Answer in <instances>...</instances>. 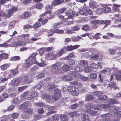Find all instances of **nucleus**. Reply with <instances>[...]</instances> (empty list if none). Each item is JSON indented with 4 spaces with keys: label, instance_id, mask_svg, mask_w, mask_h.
<instances>
[{
    "label": "nucleus",
    "instance_id": "29",
    "mask_svg": "<svg viewBox=\"0 0 121 121\" xmlns=\"http://www.w3.org/2000/svg\"><path fill=\"white\" fill-rule=\"evenodd\" d=\"M44 99H45L47 102L48 103L50 102L51 99V97L49 95L47 94H45L44 96Z\"/></svg>",
    "mask_w": 121,
    "mask_h": 121
},
{
    "label": "nucleus",
    "instance_id": "39",
    "mask_svg": "<svg viewBox=\"0 0 121 121\" xmlns=\"http://www.w3.org/2000/svg\"><path fill=\"white\" fill-rule=\"evenodd\" d=\"M108 103L109 104H114L118 103V101L116 99H108Z\"/></svg>",
    "mask_w": 121,
    "mask_h": 121
},
{
    "label": "nucleus",
    "instance_id": "12",
    "mask_svg": "<svg viewBox=\"0 0 121 121\" xmlns=\"http://www.w3.org/2000/svg\"><path fill=\"white\" fill-rule=\"evenodd\" d=\"M112 7L111 4L109 5H106L103 6L104 12L108 13L111 11V7Z\"/></svg>",
    "mask_w": 121,
    "mask_h": 121
},
{
    "label": "nucleus",
    "instance_id": "36",
    "mask_svg": "<svg viewBox=\"0 0 121 121\" xmlns=\"http://www.w3.org/2000/svg\"><path fill=\"white\" fill-rule=\"evenodd\" d=\"M99 112H100L99 111H92L91 110L88 113L91 114V115L96 116L99 114Z\"/></svg>",
    "mask_w": 121,
    "mask_h": 121
},
{
    "label": "nucleus",
    "instance_id": "52",
    "mask_svg": "<svg viewBox=\"0 0 121 121\" xmlns=\"http://www.w3.org/2000/svg\"><path fill=\"white\" fill-rule=\"evenodd\" d=\"M67 61L68 64L70 65H74L75 64L74 61L71 59H69Z\"/></svg>",
    "mask_w": 121,
    "mask_h": 121
},
{
    "label": "nucleus",
    "instance_id": "57",
    "mask_svg": "<svg viewBox=\"0 0 121 121\" xmlns=\"http://www.w3.org/2000/svg\"><path fill=\"white\" fill-rule=\"evenodd\" d=\"M93 98V96L91 95H87L86 100L87 101H89L92 100Z\"/></svg>",
    "mask_w": 121,
    "mask_h": 121
},
{
    "label": "nucleus",
    "instance_id": "61",
    "mask_svg": "<svg viewBox=\"0 0 121 121\" xmlns=\"http://www.w3.org/2000/svg\"><path fill=\"white\" fill-rule=\"evenodd\" d=\"M74 86H71L68 87L67 88V90L69 91V92L71 94L72 91L73 90V88Z\"/></svg>",
    "mask_w": 121,
    "mask_h": 121
},
{
    "label": "nucleus",
    "instance_id": "51",
    "mask_svg": "<svg viewBox=\"0 0 121 121\" xmlns=\"http://www.w3.org/2000/svg\"><path fill=\"white\" fill-rule=\"evenodd\" d=\"M16 22L14 21H12L9 24L8 28L9 29H12L13 28Z\"/></svg>",
    "mask_w": 121,
    "mask_h": 121
},
{
    "label": "nucleus",
    "instance_id": "21",
    "mask_svg": "<svg viewBox=\"0 0 121 121\" xmlns=\"http://www.w3.org/2000/svg\"><path fill=\"white\" fill-rule=\"evenodd\" d=\"M88 64V62L86 60H82L79 61V65L81 67L87 66Z\"/></svg>",
    "mask_w": 121,
    "mask_h": 121
},
{
    "label": "nucleus",
    "instance_id": "45",
    "mask_svg": "<svg viewBox=\"0 0 121 121\" xmlns=\"http://www.w3.org/2000/svg\"><path fill=\"white\" fill-rule=\"evenodd\" d=\"M82 39V38L79 36H77V37H73L72 38V40L73 41L77 42L80 39Z\"/></svg>",
    "mask_w": 121,
    "mask_h": 121
},
{
    "label": "nucleus",
    "instance_id": "50",
    "mask_svg": "<svg viewBox=\"0 0 121 121\" xmlns=\"http://www.w3.org/2000/svg\"><path fill=\"white\" fill-rule=\"evenodd\" d=\"M90 77L92 79H95L97 77V74L95 73H91L90 74Z\"/></svg>",
    "mask_w": 121,
    "mask_h": 121
},
{
    "label": "nucleus",
    "instance_id": "5",
    "mask_svg": "<svg viewBox=\"0 0 121 121\" xmlns=\"http://www.w3.org/2000/svg\"><path fill=\"white\" fill-rule=\"evenodd\" d=\"M22 82V79L20 78H15L11 80L9 84V85L12 86L16 87L20 83Z\"/></svg>",
    "mask_w": 121,
    "mask_h": 121
},
{
    "label": "nucleus",
    "instance_id": "35",
    "mask_svg": "<svg viewBox=\"0 0 121 121\" xmlns=\"http://www.w3.org/2000/svg\"><path fill=\"white\" fill-rule=\"evenodd\" d=\"M52 121H58L59 117V115L56 114L53 115L52 116Z\"/></svg>",
    "mask_w": 121,
    "mask_h": 121
},
{
    "label": "nucleus",
    "instance_id": "10",
    "mask_svg": "<svg viewBox=\"0 0 121 121\" xmlns=\"http://www.w3.org/2000/svg\"><path fill=\"white\" fill-rule=\"evenodd\" d=\"M71 69L77 72H81L83 71V69L82 68L78 66H72Z\"/></svg>",
    "mask_w": 121,
    "mask_h": 121
},
{
    "label": "nucleus",
    "instance_id": "13",
    "mask_svg": "<svg viewBox=\"0 0 121 121\" xmlns=\"http://www.w3.org/2000/svg\"><path fill=\"white\" fill-rule=\"evenodd\" d=\"M69 74L73 78H79V77L80 76V73H78L74 70L70 71Z\"/></svg>",
    "mask_w": 121,
    "mask_h": 121
},
{
    "label": "nucleus",
    "instance_id": "63",
    "mask_svg": "<svg viewBox=\"0 0 121 121\" xmlns=\"http://www.w3.org/2000/svg\"><path fill=\"white\" fill-rule=\"evenodd\" d=\"M44 73H39L38 75L37 76V78L38 79L42 78L44 77Z\"/></svg>",
    "mask_w": 121,
    "mask_h": 121
},
{
    "label": "nucleus",
    "instance_id": "41",
    "mask_svg": "<svg viewBox=\"0 0 121 121\" xmlns=\"http://www.w3.org/2000/svg\"><path fill=\"white\" fill-rule=\"evenodd\" d=\"M8 67V64H5L2 65L0 67V68L1 70L4 71L6 70Z\"/></svg>",
    "mask_w": 121,
    "mask_h": 121
},
{
    "label": "nucleus",
    "instance_id": "34",
    "mask_svg": "<svg viewBox=\"0 0 121 121\" xmlns=\"http://www.w3.org/2000/svg\"><path fill=\"white\" fill-rule=\"evenodd\" d=\"M114 6L113 7V10L114 11H117L119 9V7H120V5H118L116 4H114Z\"/></svg>",
    "mask_w": 121,
    "mask_h": 121
},
{
    "label": "nucleus",
    "instance_id": "38",
    "mask_svg": "<svg viewBox=\"0 0 121 121\" xmlns=\"http://www.w3.org/2000/svg\"><path fill=\"white\" fill-rule=\"evenodd\" d=\"M75 56L74 54L73 53H71L68 56H66L63 60H68L69 59L74 57Z\"/></svg>",
    "mask_w": 121,
    "mask_h": 121
},
{
    "label": "nucleus",
    "instance_id": "15",
    "mask_svg": "<svg viewBox=\"0 0 121 121\" xmlns=\"http://www.w3.org/2000/svg\"><path fill=\"white\" fill-rule=\"evenodd\" d=\"M85 106L86 108H87V111L88 112L91 110L93 108V104L92 103H87L86 104Z\"/></svg>",
    "mask_w": 121,
    "mask_h": 121
},
{
    "label": "nucleus",
    "instance_id": "9",
    "mask_svg": "<svg viewBox=\"0 0 121 121\" xmlns=\"http://www.w3.org/2000/svg\"><path fill=\"white\" fill-rule=\"evenodd\" d=\"M17 10V8L15 7H13L11 8L8 11V13L7 15V16L8 17H9L13 14V12L16 11Z\"/></svg>",
    "mask_w": 121,
    "mask_h": 121
},
{
    "label": "nucleus",
    "instance_id": "11",
    "mask_svg": "<svg viewBox=\"0 0 121 121\" xmlns=\"http://www.w3.org/2000/svg\"><path fill=\"white\" fill-rule=\"evenodd\" d=\"M80 46V45H78L74 46L70 45L66 47V49L67 51H70L77 48Z\"/></svg>",
    "mask_w": 121,
    "mask_h": 121
},
{
    "label": "nucleus",
    "instance_id": "43",
    "mask_svg": "<svg viewBox=\"0 0 121 121\" xmlns=\"http://www.w3.org/2000/svg\"><path fill=\"white\" fill-rule=\"evenodd\" d=\"M115 82H114L109 83L108 85V88L109 89H111L112 88H113L115 85Z\"/></svg>",
    "mask_w": 121,
    "mask_h": 121
},
{
    "label": "nucleus",
    "instance_id": "42",
    "mask_svg": "<svg viewBox=\"0 0 121 121\" xmlns=\"http://www.w3.org/2000/svg\"><path fill=\"white\" fill-rule=\"evenodd\" d=\"M96 12L98 13L99 14H101L102 12H104L103 6H101L100 7L98 8L96 10Z\"/></svg>",
    "mask_w": 121,
    "mask_h": 121
},
{
    "label": "nucleus",
    "instance_id": "32",
    "mask_svg": "<svg viewBox=\"0 0 121 121\" xmlns=\"http://www.w3.org/2000/svg\"><path fill=\"white\" fill-rule=\"evenodd\" d=\"M65 13L66 16H68V17H67V18H65L66 19L73 18V17L72 15H70L71 13L69 11H67Z\"/></svg>",
    "mask_w": 121,
    "mask_h": 121
},
{
    "label": "nucleus",
    "instance_id": "19",
    "mask_svg": "<svg viewBox=\"0 0 121 121\" xmlns=\"http://www.w3.org/2000/svg\"><path fill=\"white\" fill-rule=\"evenodd\" d=\"M34 104L37 106L40 107H44L46 108L48 107V105H46L44 103L42 102L35 103H34Z\"/></svg>",
    "mask_w": 121,
    "mask_h": 121
},
{
    "label": "nucleus",
    "instance_id": "44",
    "mask_svg": "<svg viewBox=\"0 0 121 121\" xmlns=\"http://www.w3.org/2000/svg\"><path fill=\"white\" fill-rule=\"evenodd\" d=\"M66 10V9L65 8H62L61 9L58 10L56 11V14L59 15L60 13H62Z\"/></svg>",
    "mask_w": 121,
    "mask_h": 121
},
{
    "label": "nucleus",
    "instance_id": "58",
    "mask_svg": "<svg viewBox=\"0 0 121 121\" xmlns=\"http://www.w3.org/2000/svg\"><path fill=\"white\" fill-rule=\"evenodd\" d=\"M54 93L56 95L60 96V91L58 89H56L54 91Z\"/></svg>",
    "mask_w": 121,
    "mask_h": 121
},
{
    "label": "nucleus",
    "instance_id": "37",
    "mask_svg": "<svg viewBox=\"0 0 121 121\" xmlns=\"http://www.w3.org/2000/svg\"><path fill=\"white\" fill-rule=\"evenodd\" d=\"M8 54L6 53H4L0 55V58L4 59H6L8 58Z\"/></svg>",
    "mask_w": 121,
    "mask_h": 121
},
{
    "label": "nucleus",
    "instance_id": "3",
    "mask_svg": "<svg viewBox=\"0 0 121 121\" xmlns=\"http://www.w3.org/2000/svg\"><path fill=\"white\" fill-rule=\"evenodd\" d=\"M28 103L26 102H24L20 105V109L24 110L25 112L26 113H31L32 110L28 108Z\"/></svg>",
    "mask_w": 121,
    "mask_h": 121
},
{
    "label": "nucleus",
    "instance_id": "14",
    "mask_svg": "<svg viewBox=\"0 0 121 121\" xmlns=\"http://www.w3.org/2000/svg\"><path fill=\"white\" fill-rule=\"evenodd\" d=\"M26 43L25 42L20 41H18L17 42L14 43L13 45L14 46H23L25 45Z\"/></svg>",
    "mask_w": 121,
    "mask_h": 121
},
{
    "label": "nucleus",
    "instance_id": "49",
    "mask_svg": "<svg viewBox=\"0 0 121 121\" xmlns=\"http://www.w3.org/2000/svg\"><path fill=\"white\" fill-rule=\"evenodd\" d=\"M20 58L19 56H17L11 57L10 60L12 61H16L20 60Z\"/></svg>",
    "mask_w": 121,
    "mask_h": 121
},
{
    "label": "nucleus",
    "instance_id": "53",
    "mask_svg": "<svg viewBox=\"0 0 121 121\" xmlns=\"http://www.w3.org/2000/svg\"><path fill=\"white\" fill-rule=\"evenodd\" d=\"M83 70L86 73H89L91 72V68L89 66L84 67Z\"/></svg>",
    "mask_w": 121,
    "mask_h": 121
},
{
    "label": "nucleus",
    "instance_id": "8",
    "mask_svg": "<svg viewBox=\"0 0 121 121\" xmlns=\"http://www.w3.org/2000/svg\"><path fill=\"white\" fill-rule=\"evenodd\" d=\"M45 85L46 86L48 87V90L50 91H53L56 88L55 85L53 83H46Z\"/></svg>",
    "mask_w": 121,
    "mask_h": 121
},
{
    "label": "nucleus",
    "instance_id": "48",
    "mask_svg": "<svg viewBox=\"0 0 121 121\" xmlns=\"http://www.w3.org/2000/svg\"><path fill=\"white\" fill-rule=\"evenodd\" d=\"M40 23L39 22H36L33 25V26L32 28L35 29L38 28L41 26Z\"/></svg>",
    "mask_w": 121,
    "mask_h": 121
},
{
    "label": "nucleus",
    "instance_id": "24",
    "mask_svg": "<svg viewBox=\"0 0 121 121\" xmlns=\"http://www.w3.org/2000/svg\"><path fill=\"white\" fill-rule=\"evenodd\" d=\"M37 55V54L36 52L32 53L29 57V59L32 61H33L34 62L35 61L34 60H35L36 59L35 56Z\"/></svg>",
    "mask_w": 121,
    "mask_h": 121
},
{
    "label": "nucleus",
    "instance_id": "47",
    "mask_svg": "<svg viewBox=\"0 0 121 121\" xmlns=\"http://www.w3.org/2000/svg\"><path fill=\"white\" fill-rule=\"evenodd\" d=\"M80 79L82 81H86L89 78L88 77L82 76L80 74V76L79 77Z\"/></svg>",
    "mask_w": 121,
    "mask_h": 121
},
{
    "label": "nucleus",
    "instance_id": "46",
    "mask_svg": "<svg viewBox=\"0 0 121 121\" xmlns=\"http://www.w3.org/2000/svg\"><path fill=\"white\" fill-rule=\"evenodd\" d=\"M38 69L39 68L37 65H35L30 69V72H34Z\"/></svg>",
    "mask_w": 121,
    "mask_h": 121
},
{
    "label": "nucleus",
    "instance_id": "62",
    "mask_svg": "<svg viewBox=\"0 0 121 121\" xmlns=\"http://www.w3.org/2000/svg\"><path fill=\"white\" fill-rule=\"evenodd\" d=\"M77 114L76 111H74L71 112L69 114V115L71 117H74Z\"/></svg>",
    "mask_w": 121,
    "mask_h": 121
},
{
    "label": "nucleus",
    "instance_id": "16",
    "mask_svg": "<svg viewBox=\"0 0 121 121\" xmlns=\"http://www.w3.org/2000/svg\"><path fill=\"white\" fill-rule=\"evenodd\" d=\"M120 109V108L118 107L112 106L109 107V110L113 111L114 113L115 112H117Z\"/></svg>",
    "mask_w": 121,
    "mask_h": 121
},
{
    "label": "nucleus",
    "instance_id": "33",
    "mask_svg": "<svg viewBox=\"0 0 121 121\" xmlns=\"http://www.w3.org/2000/svg\"><path fill=\"white\" fill-rule=\"evenodd\" d=\"M110 107V105L107 104H104L101 105V108L103 109H106Z\"/></svg>",
    "mask_w": 121,
    "mask_h": 121
},
{
    "label": "nucleus",
    "instance_id": "7",
    "mask_svg": "<svg viewBox=\"0 0 121 121\" xmlns=\"http://www.w3.org/2000/svg\"><path fill=\"white\" fill-rule=\"evenodd\" d=\"M18 66H17L15 69H12L10 70V73L9 74L7 77L9 78H11L12 73L13 75H15L16 73H18Z\"/></svg>",
    "mask_w": 121,
    "mask_h": 121
},
{
    "label": "nucleus",
    "instance_id": "30",
    "mask_svg": "<svg viewBox=\"0 0 121 121\" xmlns=\"http://www.w3.org/2000/svg\"><path fill=\"white\" fill-rule=\"evenodd\" d=\"M64 1V0H54L53 4L55 5H58L61 4Z\"/></svg>",
    "mask_w": 121,
    "mask_h": 121
},
{
    "label": "nucleus",
    "instance_id": "40",
    "mask_svg": "<svg viewBox=\"0 0 121 121\" xmlns=\"http://www.w3.org/2000/svg\"><path fill=\"white\" fill-rule=\"evenodd\" d=\"M28 87V86L26 85L19 87L18 88V91L19 92H22L27 88Z\"/></svg>",
    "mask_w": 121,
    "mask_h": 121
},
{
    "label": "nucleus",
    "instance_id": "55",
    "mask_svg": "<svg viewBox=\"0 0 121 121\" xmlns=\"http://www.w3.org/2000/svg\"><path fill=\"white\" fill-rule=\"evenodd\" d=\"M42 18H40V19L39 20V22H42V24L44 25L48 21V19H44L43 20H42Z\"/></svg>",
    "mask_w": 121,
    "mask_h": 121
},
{
    "label": "nucleus",
    "instance_id": "18",
    "mask_svg": "<svg viewBox=\"0 0 121 121\" xmlns=\"http://www.w3.org/2000/svg\"><path fill=\"white\" fill-rule=\"evenodd\" d=\"M62 79L65 81H70L72 80L73 78L68 75H64L62 77Z\"/></svg>",
    "mask_w": 121,
    "mask_h": 121
},
{
    "label": "nucleus",
    "instance_id": "1",
    "mask_svg": "<svg viewBox=\"0 0 121 121\" xmlns=\"http://www.w3.org/2000/svg\"><path fill=\"white\" fill-rule=\"evenodd\" d=\"M60 69V63L57 62L52 65L50 71L52 74H55L59 73Z\"/></svg>",
    "mask_w": 121,
    "mask_h": 121
},
{
    "label": "nucleus",
    "instance_id": "20",
    "mask_svg": "<svg viewBox=\"0 0 121 121\" xmlns=\"http://www.w3.org/2000/svg\"><path fill=\"white\" fill-rule=\"evenodd\" d=\"M70 84L72 85H76L78 87L80 88L82 86V84L78 81H72L70 82Z\"/></svg>",
    "mask_w": 121,
    "mask_h": 121
},
{
    "label": "nucleus",
    "instance_id": "60",
    "mask_svg": "<svg viewBox=\"0 0 121 121\" xmlns=\"http://www.w3.org/2000/svg\"><path fill=\"white\" fill-rule=\"evenodd\" d=\"M109 51L110 52V54L111 55H113L114 54L116 50L112 48H110L108 49Z\"/></svg>",
    "mask_w": 121,
    "mask_h": 121
},
{
    "label": "nucleus",
    "instance_id": "28",
    "mask_svg": "<svg viewBox=\"0 0 121 121\" xmlns=\"http://www.w3.org/2000/svg\"><path fill=\"white\" fill-rule=\"evenodd\" d=\"M30 14V13L28 12H26L21 16L22 18H25L29 17Z\"/></svg>",
    "mask_w": 121,
    "mask_h": 121
},
{
    "label": "nucleus",
    "instance_id": "56",
    "mask_svg": "<svg viewBox=\"0 0 121 121\" xmlns=\"http://www.w3.org/2000/svg\"><path fill=\"white\" fill-rule=\"evenodd\" d=\"M76 90L74 92H72L71 94L73 96H75L78 95L79 93V91L78 89H76Z\"/></svg>",
    "mask_w": 121,
    "mask_h": 121
},
{
    "label": "nucleus",
    "instance_id": "23",
    "mask_svg": "<svg viewBox=\"0 0 121 121\" xmlns=\"http://www.w3.org/2000/svg\"><path fill=\"white\" fill-rule=\"evenodd\" d=\"M70 67L69 65L66 63L65 64L62 66V69L65 72H67L69 70V68Z\"/></svg>",
    "mask_w": 121,
    "mask_h": 121
},
{
    "label": "nucleus",
    "instance_id": "64",
    "mask_svg": "<svg viewBox=\"0 0 121 121\" xmlns=\"http://www.w3.org/2000/svg\"><path fill=\"white\" fill-rule=\"evenodd\" d=\"M43 85V83L42 82H39L36 86V88H37L40 90L41 89V87Z\"/></svg>",
    "mask_w": 121,
    "mask_h": 121
},
{
    "label": "nucleus",
    "instance_id": "26",
    "mask_svg": "<svg viewBox=\"0 0 121 121\" xmlns=\"http://www.w3.org/2000/svg\"><path fill=\"white\" fill-rule=\"evenodd\" d=\"M41 62L40 63H37V64L40 67H43L47 65L45 61L43 60L42 59H41Z\"/></svg>",
    "mask_w": 121,
    "mask_h": 121
},
{
    "label": "nucleus",
    "instance_id": "25",
    "mask_svg": "<svg viewBox=\"0 0 121 121\" xmlns=\"http://www.w3.org/2000/svg\"><path fill=\"white\" fill-rule=\"evenodd\" d=\"M60 118L64 121H67L68 119L67 116L65 114H63L60 115Z\"/></svg>",
    "mask_w": 121,
    "mask_h": 121
},
{
    "label": "nucleus",
    "instance_id": "54",
    "mask_svg": "<svg viewBox=\"0 0 121 121\" xmlns=\"http://www.w3.org/2000/svg\"><path fill=\"white\" fill-rule=\"evenodd\" d=\"M60 22H58L56 23L53 26L52 29L54 30L55 29L59 28L60 27L59 25L61 24Z\"/></svg>",
    "mask_w": 121,
    "mask_h": 121
},
{
    "label": "nucleus",
    "instance_id": "27",
    "mask_svg": "<svg viewBox=\"0 0 121 121\" xmlns=\"http://www.w3.org/2000/svg\"><path fill=\"white\" fill-rule=\"evenodd\" d=\"M93 95L94 96L99 97L102 95V93L100 91H96L93 92Z\"/></svg>",
    "mask_w": 121,
    "mask_h": 121
},
{
    "label": "nucleus",
    "instance_id": "31",
    "mask_svg": "<svg viewBox=\"0 0 121 121\" xmlns=\"http://www.w3.org/2000/svg\"><path fill=\"white\" fill-rule=\"evenodd\" d=\"M52 12L51 10L46 11L44 13L40 15L41 17H43L45 15H46L48 17L49 16H50V15L52 13Z\"/></svg>",
    "mask_w": 121,
    "mask_h": 121
},
{
    "label": "nucleus",
    "instance_id": "6",
    "mask_svg": "<svg viewBox=\"0 0 121 121\" xmlns=\"http://www.w3.org/2000/svg\"><path fill=\"white\" fill-rule=\"evenodd\" d=\"M46 57L47 58H49L51 57L50 59L54 60L59 57V56L56 54H53L51 52L48 53L45 55Z\"/></svg>",
    "mask_w": 121,
    "mask_h": 121
},
{
    "label": "nucleus",
    "instance_id": "17",
    "mask_svg": "<svg viewBox=\"0 0 121 121\" xmlns=\"http://www.w3.org/2000/svg\"><path fill=\"white\" fill-rule=\"evenodd\" d=\"M81 117L82 121H89V117L87 114L85 113L82 114Z\"/></svg>",
    "mask_w": 121,
    "mask_h": 121
},
{
    "label": "nucleus",
    "instance_id": "4",
    "mask_svg": "<svg viewBox=\"0 0 121 121\" xmlns=\"http://www.w3.org/2000/svg\"><path fill=\"white\" fill-rule=\"evenodd\" d=\"M20 78L22 79V82L24 84H29L33 81V80L31 77L28 76L27 75H25L23 77Z\"/></svg>",
    "mask_w": 121,
    "mask_h": 121
},
{
    "label": "nucleus",
    "instance_id": "22",
    "mask_svg": "<svg viewBox=\"0 0 121 121\" xmlns=\"http://www.w3.org/2000/svg\"><path fill=\"white\" fill-rule=\"evenodd\" d=\"M34 63L33 61H32L30 60L24 64V67L26 68L30 67L31 65L34 64Z\"/></svg>",
    "mask_w": 121,
    "mask_h": 121
},
{
    "label": "nucleus",
    "instance_id": "59",
    "mask_svg": "<svg viewBox=\"0 0 121 121\" xmlns=\"http://www.w3.org/2000/svg\"><path fill=\"white\" fill-rule=\"evenodd\" d=\"M90 22L92 24L95 25L99 23V20L96 19L91 21Z\"/></svg>",
    "mask_w": 121,
    "mask_h": 121
},
{
    "label": "nucleus",
    "instance_id": "2",
    "mask_svg": "<svg viewBox=\"0 0 121 121\" xmlns=\"http://www.w3.org/2000/svg\"><path fill=\"white\" fill-rule=\"evenodd\" d=\"M100 72L102 74H99V78L101 81L104 83V85H105L108 82H109V80L107 79L106 76L104 75V74L106 73H107L106 71V68L104 69L101 71Z\"/></svg>",
    "mask_w": 121,
    "mask_h": 121
}]
</instances>
